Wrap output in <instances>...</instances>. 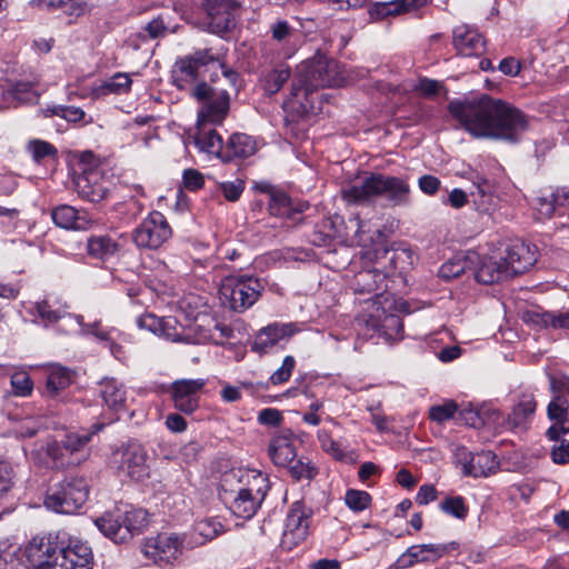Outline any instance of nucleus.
<instances>
[{
    "label": "nucleus",
    "instance_id": "obj_1",
    "mask_svg": "<svg viewBox=\"0 0 569 569\" xmlns=\"http://www.w3.org/2000/svg\"><path fill=\"white\" fill-rule=\"evenodd\" d=\"M448 110L475 138L517 142L529 127V119L521 110L488 94L452 100Z\"/></svg>",
    "mask_w": 569,
    "mask_h": 569
},
{
    "label": "nucleus",
    "instance_id": "obj_2",
    "mask_svg": "<svg viewBox=\"0 0 569 569\" xmlns=\"http://www.w3.org/2000/svg\"><path fill=\"white\" fill-rule=\"evenodd\" d=\"M270 489L266 473L254 469H231L222 473L219 498L238 518H252Z\"/></svg>",
    "mask_w": 569,
    "mask_h": 569
},
{
    "label": "nucleus",
    "instance_id": "obj_3",
    "mask_svg": "<svg viewBox=\"0 0 569 569\" xmlns=\"http://www.w3.org/2000/svg\"><path fill=\"white\" fill-rule=\"evenodd\" d=\"M346 81L340 62L325 56H317L298 67L291 86V97L308 110V96L319 88L339 87Z\"/></svg>",
    "mask_w": 569,
    "mask_h": 569
},
{
    "label": "nucleus",
    "instance_id": "obj_4",
    "mask_svg": "<svg viewBox=\"0 0 569 569\" xmlns=\"http://www.w3.org/2000/svg\"><path fill=\"white\" fill-rule=\"evenodd\" d=\"M342 198L349 203H369L385 198L392 206L409 203L410 186L400 177L370 173L341 190Z\"/></svg>",
    "mask_w": 569,
    "mask_h": 569
},
{
    "label": "nucleus",
    "instance_id": "obj_5",
    "mask_svg": "<svg viewBox=\"0 0 569 569\" xmlns=\"http://www.w3.org/2000/svg\"><path fill=\"white\" fill-rule=\"evenodd\" d=\"M211 64L213 72L210 77L211 82H216L219 73L229 87H234L238 73L219 59L214 58L209 49H200L193 53L186 54L176 60L172 67V82L180 90H189L192 96V88L197 86L200 69Z\"/></svg>",
    "mask_w": 569,
    "mask_h": 569
},
{
    "label": "nucleus",
    "instance_id": "obj_6",
    "mask_svg": "<svg viewBox=\"0 0 569 569\" xmlns=\"http://www.w3.org/2000/svg\"><path fill=\"white\" fill-rule=\"evenodd\" d=\"M148 523V512L143 509H120L107 511L94 520L103 536L116 543H124L139 535Z\"/></svg>",
    "mask_w": 569,
    "mask_h": 569
},
{
    "label": "nucleus",
    "instance_id": "obj_7",
    "mask_svg": "<svg viewBox=\"0 0 569 569\" xmlns=\"http://www.w3.org/2000/svg\"><path fill=\"white\" fill-rule=\"evenodd\" d=\"M264 286L251 276H228L221 281L219 297L223 306L234 312H243L260 298Z\"/></svg>",
    "mask_w": 569,
    "mask_h": 569
},
{
    "label": "nucleus",
    "instance_id": "obj_8",
    "mask_svg": "<svg viewBox=\"0 0 569 569\" xmlns=\"http://www.w3.org/2000/svg\"><path fill=\"white\" fill-rule=\"evenodd\" d=\"M192 98L201 103L197 122L218 126L227 118L230 109V94L226 88L213 87L199 81L192 88Z\"/></svg>",
    "mask_w": 569,
    "mask_h": 569
},
{
    "label": "nucleus",
    "instance_id": "obj_9",
    "mask_svg": "<svg viewBox=\"0 0 569 569\" xmlns=\"http://www.w3.org/2000/svg\"><path fill=\"white\" fill-rule=\"evenodd\" d=\"M88 496L89 489L83 478H64L48 489L44 506L56 512L74 513L86 503Z\"/></svg>",
    "mask_w": 569,
    "mask_h": 569
},
{
    "label": "nucleus",
    "instance_id": "obj_10",
    "mask_svg": "<svg viewBox=\"0 0 569 569\" xmlns=\"http://www.w3.org/2000/svg\"><path fill=\"white\" fill-rule=\"evenodd\" d=\"M103 427V423H94L91 431L68 433L62 441V445L52 442L48 446V455L53 459L58 467L79 465L89 457L87 446L91 440L92 435L102 430Z\"/></svg>",
    "mask_w": 569,
    "mask_h": 569
},
{
    "label": "nucleus",
    "instance_id": "obj_11",
    "mask_svg": "<svg viewBox=\"0 0 569 569\" xmlns=\"http://www.w3.org/2000/svg\"><path fill=\"white\" fill-rule=\"evenodd\" d=\"M193 546L184 533L162 532L146 540L142 547L144 557L160 567L171 566L186 548Z\"/></svg>",
    "mask_w": 569,
    "mask_h": 569
},
{
    "label": "nucleus",
    "instance_id": "obj_12",
    "mask_svg": "<svg viewBox=\"0 0 569 569\" xmlns=\"http://www.w3.org/2000/svg\"><path fill=\"white\" fill-rule=\"evenodd\" d=\"M172 236L167 218L157 210L151 211L132 231V241L139 249L157 250Z\"/></svg>",
    "mask_w": 569,
    "mask_h": 569
},
{
    "label": "nucleus",
    "instance_id": "obj_13",
    "mask_svg": "<svg viewBox=\"0 0 569 569\" xmlns=\"http://www.w3.org/2000/svg\"><path fill=\"white\" fill-rule=\"evenodd\" d=\"M119 472L136 481H143L150 476L148 452L139 442H129L113 455Z\"/></svg>",
    "mask_w": 569,
    "mask_h": 569
},
{
    "label": "nucleus",
    "instance_id": "obj_14",
    "mask_svg": "<svg viewBox=\"0 0 569 569\" xmlns=\"http://www.w3.org/2000/svg\"><path fill=\"white\" fill-rule=\"evenodd\" d=\"M202 7L209 19L210 32L222 37L236 27V12L240 7L238 0H203Z\"/></svg>",
    "mask_w": 569,
    "mask_h": 569
},
{
    "label": "nucleus",
    "instance_id": "obj_15",
    "mask_svg": "<svg viewBox=\"0 0 569 569\" xmlns=\"http://www.w3.org/2000/svg\"><path fill=\"white\" fill-rule=\"evenodd\" d=\"M93 553L91 547L80 539H69L60 548L59 560L53 569H92Z\"/></svg>",
    "mask_w": 569,
    "mask_h": 569
},
{
    "label": "nucleus",
    "instance_id": "obj_16",
    "mask_svg": "<svg viewBox=\"0 0 569 569\" xmlns=\"http://www.w3.org/2000/svg\"><path fill=\"white\" fill-rule=\"evenodd\" d=\"M457 462L461 466L462 473L470 477H487L497 468L496 457L491 451L470 452L465 447L457 448Z\"/></svg>",
    "mask_w": 569,
    "mask_h": 569
},
{
    "label": "nucleus",
    "instance_id": "obj_17",
    "mask_svg": "<svg viewBox=\"0 0 569 569\" xmlns=\"http://www.w3.org/2000/svg\"><path fill=\"white\" fill-rule=\"evenodd\" d=\"M311 509L301 501L292 503L286 520L283 543L298 545L309 535Z\"/></svg>",
    "mask_w": 569,
    "mask_h": 569
},
{
    "label": "nucleus",
    "instance_id": "obj_18",
    "mask_svg": "<svg viewBox=\"0 0 569 569\" xmlns=\"http://www.w3.org/2000/svg\"><path fill=\"white\" fill-rule=\"evenodd\" d=\"M60 548L49 537H34L26 547V556L33 569H53Z\"/></svg>",
    "mask_w": 569,
    "mask_h": 569
},
{
    "label": "nucleus",
    "instance_id": "obj_19",
    "mask_svg": "<svg viewBox=\"0 0 569 569\" xmlns=\"http://www.w3.org/2000/svg\"><path fill=\"white\" fill-rule=\"evenodd\" d=\"M456 548V542L415 545L398 558L397 563L400 568H409L419 562H436Z\"/></svg>",
    "mask_w": 569,
    "mask_h": 569
},
{
    "label": "nucleus",
    "instance_id": "obj_20",
    "mask_svg": "<svg viewBox=\"0 0 569 569\" xmlns=\"http://www.w3.org/2000/svg\"><path fill=\"white\" fill-rule=\"evenodd\" d=\"M204 387L203 379H182L172 383L174 408L184 413H192L199 407V393Z\"/></svg>",
    "mask_w": 569,
    "mask_h": 569
},
{
    "label": "nucleus",
    "instance_id": "obj_21",
    "mask_svg": "<svg viewBox=\"0 0 569 569\" xmlns=\"http://www.w3.org/2000/svg\"><path fill=\"white\" fill-rule=\"evenodd\" d=\"M510 277L523 273L537 262V249L535 246L523 241L510 243L502 256Z\"/></svg>",
    "mask_w": 569,
    "mask_h": 569
},
{
    "label": "nucleus",
    "instance_id": "obj_22",
    "mask_svg": "<svg viewBox=\"0 0 569 569\" xmlns=\"http://www.w3.org/2000/svg\"><path fill=\"white\" fill-rule=\"evenodd\" d=\"M140 326L172 342H194L174 318H157L153 315H147L141 318Z\"/></svg>",
    "mask_w": 569,
    "mask_h": 569
},
{
    "label": "nucleus",
    "instance_id": "obj_23",
    "mask_svg": "<svg viewBox=\"0 0 569 569\" xmlns=\"http://www.w3.org/2000/svg\"><path fill=\"white\" fill-rule=\"evenodd\" d=\"M536 409L535 395L531 391L521 392L505 420L506 428L509 430H526L535 416Z\"/></svg>",
    "mask_w": 569,
    "mask_h": 569
},
{
    "label": "nucleus",
    "instance_id": "obj_24",
    "mask_svg": "<svg viewBox=\"0 0 569 569\" xmlns=\"http://www.w3.org/2000/svg\"><path fill=\"white\" fill-rule=\"evenodd\" d=\"M76 190L82 199L89 202H100L108 192V181L98 170H86L74 179Z\"/></svg>",
    "mask_w": 569,
    "mask_h": 569
},
{
    "label": "nucleus",
    "instance_id": "obj_25",
    "mask_svg": "<svg viewBox=\"0 0 569 569\" xmlns=\"http://www.w3.org/2000/svg\"><path fill=\"white\" fill-rule=\"evenodd\" d=\"M452 43L463 57H479L485 52L486 42L477 29L461 24L453 29Z\"/></svg>",
    "mask_w": 569,
    "mask_h": 569
},
{
    "label": "nucleus",
    "instance_id": "obj_26",
    "mask_svg": "<svg viewBox=\"0 0 569 569\" xmlns=\"http://www.w3.org/2000/svg\"><path fill=\"white\" fill-rule=\"evenodd\" d=\"M476 280L480 283L492 284L510 278V271L507 270L502 256L478 254V260L473 264Z\"/></svg>",
    "mask_w": 569,
    "mask_h": 569
},
{
    "label": "nucleus",
    "instance_id": "obj_27",
    "mask_svg": "<svg viewBox=\"0 0 569 569\" xmlns=\"http://www.w3.org/2000/svg\"><path fill=\"white\" fill-rule=\"evenodd\" d=\"M372 307L375 310L365 320L367 329H372L386 339L398 336L402 331V321L397 315L388 313L380 307V302H373Z\"/></svg>",
    "mask_w": 569,
    "mask_h": 569
},
{
    "label": "nucleus",
    "instance_id": "obj_28",
    "mask_svg": "<svg viewBox=\"0 0 569 569\" xmlns=\"http://www.w3.org/2000/svg\"><path fill=\"white\" fill-rule=\"evenodd\" d=\"M296 332L293 323H271L258 331L251 349L260 355L267 353L280 340L290 338Z\"/></svg>",
    "mask_w": 569,
    "mask_h": 569
},
{
    "label": "nucleus",
    "instance_id": "obj_29",
    "mask_svg": "<svg viewBox=\"0 0 569 569\" xmlns=\"http://www.w3.org/2000/svg\"><path fill=\"white\" fill-rule=\"evenodd\" d=\"M548 418L552 425L547 430L550 440H558L561 435L569 432V403L562 396H556L547 407Z\"/></svg>",
    "mask_w": 569,
    "mask_h": 569
},
{
    "label": "nucleus",
    "instance_id": "obj_30",
    "mask_svg": "<svg viewBox=\"0 0 569 569\" xmlns=\"http://www.w3.org/2000/svg\"><path fill=\"white\" fill-rule=\"evenodd\" d=\"M293 435L283 430L273 436L268 447V453L274 465L286 467L296 458Z\"/></svg>",
    "mask_w": 569,
    "mask_h": 569
},
{
    "label": "nucleus",
    "instance_id": "obj_31",
    "mask_svg": "<svg viewBox=\"0 0 569 569\" xmlns=\"http://www.w3.org/2000/svg\"><path fill=\"white\" fill-rule=\"evenodd\" d=\"M51 217L53 222L63 229L86 230L94 222L87 211L77 210L68 204L54 208Z\"/></svg>",
    "mask_w": 569,
    "mask_h": 569
},
{
    "label": "nucleus",
    "instance_id": "obj_32",
    "mask_svg": "<svg viewBox=\"0 0 569 569\" xmlns=\"http://www.w3.org/2000/svg\"><path fill=\"white\" fill-rule=\"evenodd\" d=\"M211 126L197 122V129L192 139L200 152L222 159L224 143L221 136Z\"/></svg>",
    "mask_w": 569,
    "mask_h": 569
},
{
    "label": "nucleus",
    "instance_id": "obj_33",
    "mask_svg": "<svg viewBox=\"0 0 569 569\" xmlns=\"http://www.w3.org/2000/svg\"><path fill=\"white\" fill-rule=\"evenodd\" d=\"M119 250V242L109 234H92L87 240L86 251L92 259L107 261Z\"/></svg>",
    "mask_w": 569,
    "mask_h": 569
},
{
    "label": "nucleus",
    "instance_id": "obj_34",
    "mask_svg": "<svg viewBox=\"0 0 569 569\" xmlns=\"http://www.w3.org/2000/svg\"><path fill=\"white\" fill-rule=\"evenodd\" d=\"M257 151V143L246 133H233L224 144L223 161L234 158H248Z\"/></svg>",
    "mask_w": 569,
    "mask_h": 569
},
{
    "label": "nucleus",
    "instance_id": "obj_35",
    "mask_svg": "<svg viewBox=\"0 0 569 569\" xmlns=\"http://www.w3.org/2000/svg\"><path fill=\"white\" fill-rule=\"evenodd\" d=\"M477 260L478 253L475 251L456 254L440 267L439 276L446 280L458 278L465 273L466 270L472 269Z\"/></svg>",
    "mask_w": 569,
    "mask_h": 569
},
{
    "label": "nucleus",
    "instance_id": "obj_36",
    "mask_svg": "<svg viewBox=\"0 0 569 569\" xmlns=\"http://www.w3.org/2000/svg\"><path fill=\"white\" fill-rule=\"evenodd\" d=\"M100 395L108 408L120 411L126 408L127 390L116 379H104L100 383Z\"/></svg>",
    "mask_w": 569,
    "mask_h": 569
},
{
    "label": "nucleus",
    "instance_id": "obj_37",
    "mask_svg": "<svg viewBox=\"0 0 569 569\" xmlns=\"http://www.w3.org/2000/svg\"><path fill=\"white\" fill-rule=\"evenodd\" d=\"M472 203L479 212H489L493 207L495 189L492 183L480 176L473 182V190L470 191Z\"/></svg>",
    "mask_w": 569,
    "mask_h": 569
},
{
    "label": "nucleus",
    "instance_id": "obj_38",
    "mask_svg": "<svg viewBox=\"0 0 569 569\" xmlns=\"http://www.w3.org/2000/svg\"><path fill=\"white\" fill-rule=\"evenodd\" d=\"M427 0H392L376 3L370 14L377 18L400 14L423 7Z\"/></svg>",
    "mask_w": 569,
    "mask_h": 569
},
{
    "label": "nucleus",
    "instance_id": "obj_39",
    "mask_svg": "<svg viewBox=\"0 0 569 569\" xmlns=\"http://www.w3.org/2000/svg\"><path fill=\"white\" fill-rule=\"evenodd\" d=\"M34 307L38 316L47 325L54 323L60 319H67L69 322H74L77 326L81 325L80 320L82 319V317H74L70 313H67L64 308L60 306L58 302H52L49 299H46L40 302H37Z\"/></svg>",
    "mask_w": 569,
    "mask_h": 569
},
{
    "label": "nucleus",
    "instance_id": "obj_40",
    "mask_svg": "<svg viewBox=\"0 0 569 569\" xmlns=\"http://www.w3.org/2000/svg\"><path fill=\"white\" fill-rule=\"evenodd\" d=\"M318 440L321 449L335 460L348 463H352L356 460L353 451L347 450L340 442L333 440L329 431L319 430Z\"/></svg>",
    "mask_w": 569,
    "mask_h": 569
},
{
    "label": "nucleus",
    "instance_id": "obj_41",
    "mask_svg": "<svg viewBox=\"0 0 569 569\" xmlns=\"http://www.w3.org/2000/svg\"><path fill=\"white\" fill-rule=\"evenodd\" d=\"M289 77L290 68L286 64H280L262 73L260 77V84L268 96H272L282 88L284 82L288 81Z\"/></svg>",
    "mask_w": 569,
    "mask_h": 569
},
{
    "label": "nucleus",
    "instance_id": "obj_42",
    "mask_svg": "<svg viewBox=\"0 0 569 569\" xmlns=\"http://www.w3.org/2000/svg\"><path fill=\"white\" fill-rule=\"evenodd\" d=\"M568 200L569 193L551 192L550 194L538 197L533 208L539 219H548L555 213L558 206H563Z\"/></svg>",
    "mask_w": 569,
    "mask_h": 569
},
{
    "label": "nucleus",
    "instance_id": "obj_43",
    "mask_svg": "<svg viewBox=\"0 0 569 569\" xmlns=\"http://www.w3.org/2000/svg\"><path fill=\"white\" fill-rule=\"evenodd\" d=\"M71 385V372L61 366H52L47 377V393L56 397Z\"/></svg>",
    "mask_w": 569,
    "mask_h": 569
},
{
    "label": "nucleus",
    "instance_id": "obj_44",
    "mask_svg": "<svg viewBox=\"0 0 569 569\" xmlns=\"http://www.w3.org/2000/svg\"><path fill=\"white\" fill-rule=\"evenodd\" d=\"M194 532L201 538L197 543L202 545L223 532V525L213 517L198 520L193 526Z\"/></svg>",
    "mask_w": 569,
    "mask_h": 569
},
{
    "label": "nucleus",
    "instance_id": "obj_45",
    "mask_svg": "<svg viewBox=\"0 0 569 569\" xmlns=\"http://www.w3.org/2000/svg\"><path fill=\"white\" fill-rule=\"evenodd\" d=\"M357 286L362 292H375L382 288L386 274L377 269L362 270L356 276Z\"/></svg>",
    "mask_w": 569,
    "mask_h": 569
},
{
    "label": "nucleus",
    "instance_id": "obj_46",
    "mask_svg": "<svg viewBox=\"0 0 569 569\" xmlns=\"http://www.w3.org/2000/svg\"><path fill=\"white\" fill-rule=\"evenodd\" d=\"M268 209L272 216L290 217L291 201L289 196L280 190H270Z\"/></svg>",
    "mask_w": 569,
    "mask_h": 569
},
{
    "label": "nucleus",
    "instance_id": "obj_47",
    "mask_svg": "<svg viewBox=\"0 0 569 569\" xmlns=\"http://www.w3.org/2000/svg\"><path fill=\"white\" fill-rule=\"evenodd\" d=\"M131 83L132 81L127 73L118 72L106 80L98 90L101 94H121L130 90Z\"/></svg>",
    "mask_w": 569,
    "mask_h": 569
},
{
    "label": "nucleus",
    "instance_id": "obj_48",
    "mask_svg": "<svg viewBox=\"0 0 569 569\" xmlns=\"http://www.w3.org/2000/svg\"><path fill=\"white\" fill-rule=\"evenodd\" d=\"M12 393L16 397H29L33 391V382L24 370H17L10 377Z\"/></svg>",
    "mask_w": 569,
    "mask_h": 569
},
{
    "label": "nucleus",
    "instance_id": "obj_49",
    "mask_svg": "<svg viewBox=\"0 0 569 569\" xmlns=\"http://www.w3.org/2000/svg\"><path fill=\"white\" fill-rule=\"evenodd\" d=\"M439 508L446 515H449L459 520H465L468 516L469 508L461 496H453L446 498Z\"/></svg>",
    "mask_w": 569,
    "mask_h": 569
},
{
    "label": "nucleus",
    "instance_id": "obj_50",
    "mask_svg": "<svg viewBox=\"0 0 569 569\" xmlns=\"http://www.w3.org/2000/svg\"><path fill=\"white\" fill-rule=\"evenodd\" d=\"M44 117L58 116L69 122L81 121L86 113L82 109L72 106H53L42 110Z\"/></svg>",
    "mask_w": 569,
    "mask_h": 569
},
{
    "label": "nucleus",
    "instance_id": "obj_51",
    "mask_svg": "<svg viewBox=\"0 0 569 569\" xmlns=\"http://www.w3.org/2000/svg\"><path fill=\"white\" fill-rule=\"evenodd\" d=\"M287 467H289V472L296 480H311L318 473L317 467L308 459H293Z\"/></svg>",
    "mask_w": 569,
    "mask_h": 569
},
{
    "label": "nucleus",
    "instance_id": "obj_52",
    "mask_svg": "<svg viewBox=\"0 0 569 569\" xmlns=\"http://www.w3.org/2000/svg\"><path fill=\"white\" fill-rule=\"evenodd\" d=\"M28 151L32 154L33 160L38 163L48 157L56 158L58 153L53 144L40 139L29 141Z\"/></svg>",
    "mask_w": 569,
    "mask_h": 569
},
{
    "label": "nucleus",
    "instance_id": "obj_53",
    "mask_svg": "<svg viewBox=\"0 0 569 569\" xmlns=\"http://www.w3.org/2000/svg\"><path fill=\"white\" fill-rule=\"evenodd\" d=\"M346 505L353 511H363L370 505L371 497L368 492L349 489L345 496Z\"/></svg>",
    "mask_w": 569,
    "mask_h": 569
},
{
    "label": "nucleus",
    "instance_id": "obj_54",
    "mask_svg": "<svg viewBox=\"0 0 569 569\" xmlns=\"http://www.w3.org/2000/svg\"><path fill=\"white\" fill-rule=\"evenodd\" d=\"M217 189L223 194L226 200L234 202L240 198L244 190V181L239 178L233 181H223L218 183Z\"/></svg>",
    "mask_w": 569,
    "mask_h": 569
},
{
    "label": "nucleus",
    "instance_id": "obj_55",
    "mask_svg": "<svg viewBox=\"0 0 569 569\" xmlns=\"http://www.w3.org/2000/svg\"><path fill=\"white\" fill-rule=\"evenodd\" d=\"M457 410H458L457 403L453 401H449L443 405L431 407L429 410V417L431 420L442 423V422L453 418Z\"/></svg>",
    "mask_w": 569,
    "mask_h": 569
},
{
    "label": "nucleus",
    "instance_id": "obj_56",
    "mask_svg": "<svg viewBox=\"0 0 569 569\" xmlns=\"http://www.w3.org/2000/svg\"><path fill=\"white\" fill-rule=\"evenodd\" d=\"M58 10L69 17H80L89 10L86 0H57Z\"/></svg>",
    "mask_w": 569,
    "mask_h": 569
},
{
    "label": "nucleus",
    "instance_id": "obj_57",
    "mask_svg": "<svg viewBox=\"0 0 569 569\" xmlns=\"http://www.w3.org/2000/svg\"><path fill=\"white\" fill-rule=\"evenodd\" d=\"M295 366L296 360L292 356L284 357L282 366L277 369L270 377L272 385H280L288 381L291 377Z\"/></svg>",
    "mask_w": 569,
    "mask_h": 569
},
{
    "label": "nucleus",
    "instance_id": "obj_58",
    "mask_svg": "<svg viewBox=\"0 0 569 569\" xmlns=\"http://www.w3.org/2000/svg\"><path fill=\"white\" fill-rule=\"evenodd\" d=\"M270 32L273 40L284 42L292 37L295 30L286 20H279L271 24Z\"/></svg>",
    "mask_w": 569,
    "mask_h": 569
},
{
    "label": "nucleus",
    "instance_id": "obj_59",
    "mask_svg": "<svg viewBox=\"0 0 569 569\" xmlns=\"http://www.w3.org/2000/svg\"><path fill=\"white\" fill-rule=\"evenodd\" d=\"M183 186L189 191H196L203 187L204 178L196 169H186L182 174Z\"/></svg>",
    "mask_w": 569,
    "mask_h": 569
},
{
    "label": "nucleus",
    "instance_id": "obj_60",
    "mask_svg": "<svg viewBox=\"0 0 569 569\" xmlns=\"http://www.w3.org/2000/svg\"><path fill=\"white\" fill-rule=\"evenodd\" d=\"M144 30L147 31L149 38L158 39L163 38L168 33L169 26L166 23L162 16H158L147 23Z\"/></svg>",
    "mask_w": 569,
    "mask_h": 569
},
{
    "label": "nucleus",
    "instance_id": "obj_61",
    "mask_svg": "<svg viewBox=\"0 0 569 569\" xmlns=\"http://www.w3.org/2000/svg\"><path fill=\"white\" fill-rule=\"evenodd\" d=\"M541 322L545 326H551L552 328L569 329V312L552 313L543 312L541 315Z\"/></svg>",
    "mask_w": 569,
    "mask_h": 569
},
{
    "label": "nucleus",
    "instance_id": "obj_62",
    "mask_svg": "<svg viewBox=\"0 0 569 569\" xmlns=\"http://www.w3.org/2000/svg\"><path fill=\"white\" fill-rule=\"evenodd\" d=\"M41 423L38 418L27 417L16 427V433L20 437H32L40 429Z\"/></svg>",
    "mask_w": 569,
    "mask_h": 569
},
{
    "label": "nucleus",
    "instance_id": "obj_63",
    "mask_svg": "<svg viewBox=\"0 0 569 569\" xmlns=\"http://www.w3.org/2000/svg\"><path fill=\"white\" fill-rule=\"evenodd\" d=\"M258 422L263 426L276 427L282 421V413L274 408H266L259 411Z\"/></svg>",
    "mask_w": 569,
    "mask_h": 569
},
{
    "label": "nucleus",
    "instance_id": "obj_64",
    "mask_svg": "<svg viewBox=\"0 0 569 569\" xmlns=\"http://www.w3.org/2000/svg\"><path fill=\"white\" fill-rule=\"evenodd\" d=\"M459 418L467 425L473 428L480 427L483 421L478 412L473 407L468 406L466 408H462L459 411Z\"/></svg>",
    "mask_w": 569,
    "mask_h": 569
}]
</instances>
